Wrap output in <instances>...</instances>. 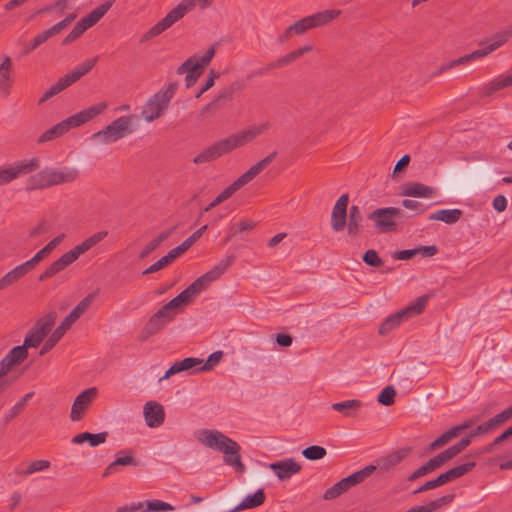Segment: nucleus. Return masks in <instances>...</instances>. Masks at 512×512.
I'll use <instances>...</instances> for the list:
<instances>
[{
	"instance_id": "dca6fc26",
	"label": "nucleus",
	"mask_w": 512,
	"mask_h": 512,
	"mask_svg": "<svg viewBox=\"0 0 512 512\" xmlns=\"http://www.w3.org/2000/svg\"><path fill=\"white\" fill-rule=\"evenodd\" d=\"M12 68L11 58L4 56L0 63V92L5 96L9 95L12 88Z\"/></svg>"
},
{
	"instance_id": "f8f14e48",
	"label": "nucleus",
	"mask_w": 512,
	"mask_h": 512,
	"mask_svg": "<svg viewBox=\"0 0 512 512\" xmlns=\"http://www.w3.org/2000/svg\"><path fill=\"white\" fill-rule=\"evenodd\" d=\"M269 468L274 471L279 480H287L301 470V465L293 458H287L278 462L271 463Z\"/></svg>"
},
{
	"instance_id": "58836bf2",
	"label": "nucleus",
	"mask_w": 512,
	"mask_h": 512,
	"mask_svg": "<svg viewBox=\"0 0 512 512\" xmlns=\"http://www.w3.org/2000/svg\"><path fill=\"white\" fill-rule=\"evenodd\" d=\"M404 454L400 451L394 452L386 457L381 458L378 461L377 468H380L383 471H387L392 467L396 466L398 463L402 461L404 458Z\"/></svg>"
},
{
	"instance_id": "338daca9",
	"label": "nucleus",
	"mask_w": 512,
	"mask_h": 512,
	"mask_svg": "<svg viewBox=\"0 0 512 512\" xmlns=\"http://www.w3.org/2000/svg\"><path fill=\"white\" fill-rule=\"evenodd\" d=\"M155 315L164 322V324L169 323L174 316L176 315L175 311H170L169 308H166V305L162 306Z\"/></svg>"
},
{
	"instance_id": "a878e982",
	"label": "nucleus",
	"mask_w": 512,
	"mask_h": 512,
	"mask_svg": "<svg viewBox=\"0 0 512 512\" xmlns=\"http://www.w3.org/2000/svg\"><path fill=\"white\" fill-rule=\"evenodd\" d=\"M56 319L57 313L55 311H51L45 316L39 318L32 329L45 338L54 326Z\"/></svg>"
},
{
	"instance_id": "4468645a",
	"label": "nucleus",
	"mask_w": 512,
	"mask_h": 512,
	"mask_svg": "<svg viewBox=\"0 0 512 512\" xmlns=\"http://www.w3.org/2000/svg\"><path fill=\"white\" fill-rule=\"evenodd\" d=\"M146 425L150 428L159 427L165 420V412L162 405L155 401H148L143 408Z\"/></svg>"
},
{
	"instance_id": "f257e3e1",
	"label": "nucleus",
	"mask_w": 512,
	"mask_h": 512,
	"mask_svg": "<svg viewBox=\"0 0 512 512\" xmlns=\"http://www.w3.org/2000/svg\"><path fill=\"white\" fill-rule=\"evenodd\" d=\"M198 440L206 447L223 453V461L239 473H244L245 465L241 460V447L232 438L218 430L203 429Z\"/></svg>"
},
{
	"instance_id": "680f3d73",
	"label": "nucleus",
	"mask_w": 512,
	"mask_h": 512,
	"mask_svg": "<svg viewBox=\"0 0 512 512\" xmlns=\"http://www.w3.org/2000/svg\"><path fill=\"white\" fill-rule=\"evenodd\" d=\"M48 253L42 248L30 260L22 263L21 265L25 270L30 272L40 261H42Z\"/></svg>"
},
{
	"instance_id": "39448f33",
	"label": "nucleus",
	"mask_w": 512,
	"mask_h": 512,
	"mask_svg": "<svg viewBox=\"0 0 512 512\" xmlns=\"http://www.w3.org/2000/svg\"><path fill=\"white\" fill-rule=\"evenodd\" d=\"M78 171L73 167H45L30 179L33 186L46 188L63 183H69L76 179Z\"/></svg>"
},
{
	"instance_id": "393cba45",
	"label": "nucleus",
	"mask_w": 512,
	"mask_h": 512,
	"mask_svg": "<svg viewBox=\"0 0 512 512\" xmlns=\"http://www.w3.org/2000/svg\"><path fill=\"white\" fill-rule=\"evenodd\" d=\"M173 233V229H168L159 233L156 237L151 239L139 253V258L144 259L155 251L164 241H166Z\"/></svg>"
},
{
	"instance_id": "69168bd1",
	"label": "nucleus",
	"mask_w": 512,
	"mask_h": 512,
	"mask_svg": "<svg viewBox=\"0 0 512 512\" xmlns=\"http://www.w3.org/2000/svg\"><path fill=\"white\" fill-rule=\"evenodd\" d=\"M88 28L79 21L72 31L69 33V35L66 37L65 42H71L80 37Z\"/></svg>"
},
{
	"instance_id": "6e6d98bb",
	"label": "nucleus",
	"mask_w": 512,
	"mask_h": 512,
	"mask_svg": "<svg viewBox=\"0 0 512 512\" xmlns=\"http://www.w3.org/2000/svg\"><path fill=\"white\" fill-rule=\"evenodd\" d=\"M202 362L203 361L199 358L187 357L176 363L178 365L180 372H183L188 371L190 369H195V371H197V368L201 366Z\"/></svg>"
},
{
	"instance_id": "20e7f679",
	"label": "nucleus",
	"mask_w": 512,
	"mask_h": 512,
	"mask_svg": "<svg viewBox=\"0 0 512 512\" xmlns=\"http://www.w3.org/2000/svg\"><path fill=\"white\" fill-rule=\"evenodd\" d=\"M175 93V85L169 84L151 95L141 108L142 119L151 123L164 115Z\"/></svg>"
},
{
	"instance_id": "a19ab883",
	"label": "nucleus",
	"mask_w": 512,
	"mask_h": 512,
	"mask_svg": "<svg viewBox=\"0 0 512 512\" xmlns=\"http://www.w3.org/2000/svg\"><path fill=\"white\" fill-rule=\"evenodd\" d=\"M349 485L348 483L346 482V480L343 478L341 479L340 481H338L337 483H335L333 486H331L330 488H328L324 495H323V499L324 500H333V499H336L337 497H339L341 494H343L344 492H346L348 489H349Z\"/></svg>"
},
{
	"instance_id": "bb28decb",
	"label": "nucleus",
	"mask_w": 512,
	"mask_h": 512,
	"mask_svg": "<svg viewBox=\"0 0 512 512\" xmlns=\"http://www.w3.org/2000/svg\"><path fill=\"white\" fill-rule=\"evenodd\" d=\"M137 464V461L132 455L125 454V451H119L116 459L106 467L103 476L115 473L117 466H137Z\"/></svg>"
},
{
	"instance_id": "c756f323",
	"label": "nucleus",
	"mask_w": 512,
	"mask_h": 512,
	"mask_svg": "<svg viewBox=\"0 0 512 512\" xmlns=\"http://www.w3.org/2000/svg\"><path fill=\"white\" fill-rule=\"evenodd\" d=\"M28 273L27 270L20 264L16 266L14 269L6 273L0 279V291L7 289L8 287L14 285L18 282L22 277H24Z\"/></svg>"
},
{
	"instance_id": "5fc2aeb1",
	"label": "nucleus",
	"mask_w": 512,
	"mask_h": 512,
	"mask_svg": "<svg viewBox=\"0 0 512 512\" xmlns=\"http://www.w3.org/2000/svg\"><path fill=\"white\" fill-rule=\"evenodd\" d=\"M173 509L174 507L171 506L169 503L163 502L161 500H152L146 502V508H143L141 512H158Z\"/></svg>"
},
{
	"instance_id": "f3484780",
	"label": "nucleus",
	"mask_w": 512,
	"mask_h": 512,
	"mask_svg": "<svg viewBox=\"0 0 512 512\" xmlns=\"http://www.w3.org/2000/svg\"><path fill=\"white\" fill-rule=\"evenodd\" d=\"M241 143L237 134H233L230 137L223 139L210 147L215 159L229 153L233 149L241 147Z\"/></svg>"
},
{
	"instance_id": "72a5a7b5",
	"label": "nucleus",
	"mask_w": 512,
	"mask_h": 512,
	"mask_svg": "<svg viewBox=\"0 0 512 512\" xmlns=\"http://www.w3.org/2000/svg\"><path fill=\"white\" fill-rule=\"evenodd\" d=\"M377 467L375 465H368L364 467L363 469L356 471L352 473L351 475L345 477L344 479L348 483L349 487H353L357 484L362 483L365 479H367L369 476H371L375 471Z\"/></svg>"
},
{
	"instance_id": "a18cd8bd",
	"label": "nucleus",
	"mask_w": 512,
	"mask_h": 512,
	"mask_svg": "<svg viewBox=\"0 0 512 512\" xmlns=\"http://www.w3.org/2000/svg\"><path fill=\"white\" fill-rule=\"evenodd\" d=\"M326 454V449L319 445H312L302 450L303 457L311 461L320 460L324 458Z\"/></svg>"
},
{
	"instance_id": "2f4dec72",
	"label": "nucleus",
	"mask_w": 512,
	"mask_h": 512,
	"mask_svg": "<svg viewBox=\"0 0 512 512\" xmlns=\"http://www.w3.org/2000/svg\"><path fill=\"white\" fill-rule=\"evenodd\" d=\"M111 6L112 1L106 2L83 17L80 21L89 29L105 15Z\"/></svg>"
},
{
	"instance_id": "c9c22d12",
	"label": "nucleus",
	"mask_w": 512,
	"mask_h": 512,
	"mask_svg": "<svg viewBox=\"0 0 512 512\" xmlns=\"http://www.w3.org/2000/svg\"><path fill=\"white\" fill-rule=\"evenodd\" d=\"M28 356V351L25 346L19 345L14 348H12L9 353L4 357V359L12 366L14 367L17 364H20L23 362Z\"/></svg>"
},
{
	"instance_id": "9d476101",
	"label": "nucleus",
	"mask_w": 512,
	"mask_h": 512,
	"mask_svg": "<svg viewBox=\"0 0 512 512\" xmlns=\"http://www.w3.org/2000/svg\"><path fill=\"white\" fill-rule=\"evenodd\" d=\"M96 395L97 389L95 387H91L82 391L75 398L70 413V418L72 421H79L82 419L85 410L89 407Z\"/></svg>"
},
{
	"instance_id": "4be33fe9",
	"label": "nucleus",
	"mask_w": 512,
	"mask_h": 512,
	"mask_svg": "<svg viewBox=\"0 0 512 512\" xmlns=\"http://www.w3.org/2000/svg\"><path fill=\"white\" fill-rule=\"evenodd\" d=\"M454 499L453 495H444L433 501H430L426 505L413 506L406 512H434L444 505L451 503Z\"/></svg>"
},
{
	"instance_id": "9b49d317",
	"label": "nucleus",
	"mask_w": 512,
	"mask_h": 512,
	"mask_svg": "<svg viewBox=\"0 0 512 512\" xmlns=\"http://www.w3.org/2000/svg\"><path fill=\"white\" fill-rule=\"evenodd\" d=\"M512 35V29L508 31H502L495 34L487 41H482L480 43L483 48L475 50L472 52V57H476L477 59L483 58L488 54L492 53L499 47H501L504 43H506L509 37Z\"/></svg>"
},
{
	"instance_id": "bf43d9fd",
	"label": "nucleus",
	"mask_w": 512,
	"mask_h": 512,
	"mask_svg": "<svg viewBox=\"0 0 512 512\" xmlns=\"http://www.w3.org/2000/svg\"><path fill=\"white\" fill-rule=\"evenodd\" d=\"M93 298V294H88L72 309L71 312L79 319L80 316L90 307Z\"/></svg>"
},
{
	"instance_id": "13d9d810",
	"label": "nucleus",
	"mask_w": 512,
	"mask_h": 512,
	"mask_svg": "<svg viewBox=\"0 0 512 512\" xmlns=\"http://www.w3.org/2000/svg\"><path fill=\"white\" fill-rule=\"evenodd\" d=\"M66 89L65 85L62 83V81L59 79L54 85H52L39 99V104H43L48 99L52 98L53 96L59 94L61 91Z\"/></svg>"
},
{
	"instance_id": "0eeeda50",
	"label": "nucleus",
	"mask_w": 512,
	"mask_h": 512,
	"mask_svg": "<svg viewBox=\"0 0 512 512\" xmlns=\"http://www.w3.org/2000/svg\"><path fill=\"white\" fill-rule=\"evenodd\" d=\"M40 160L37 157L26 158L0 167V185H5L37 170Z\"/></svg>"
},
{
	"instance_id": "37998d69",
	"label": "nucleus",
	"mask_w": 512,
	"mask_h": 512,
	"mask_svg": "<svg viewBox=\"0 0 512 512\" xmlns=\"http://www.w3.org/2000/svg\"><path fill=\"white\" fill-rule=\"evenodd\" d=\"M49 467L50 462L48 460H35L32 461L25 470H20L18 468L15 469V473L23 476H29L33 473L46 470Z\"/></svg>"
},
{
	"instance_id": "052dcab7",
	"label": "nucleus",
	"mask_w": 512,
	"mask_h": 512,
	"mask_svg": "<svg viewBox=\"0 0 512 512\" xmlns=\"http://www.w3.org/2000/svg\"><path fill=\"white\" fill-rule=\"evenodd\" d=\"M179 73L180 74L186 73V79H185L186 85H187V87H190L197 81V79L199 78V76L202 73V70H200L199 68H197L193 65H189L185 69V71L179 72Z\"/></svg>"
},
{
	"instance_id": "f704fd0d",
	"label": "nucleus",
	"mask_w": 512,
	"mask_h": 512,
	"mask_svg": "<svg viewBox=\"0 0 512 512\" xmlns=\"http://www.w3.org/2000/svg\"><path fill=\"white\" fill-rule=\"evenodd\" d=\"M34 396V392L25 394L14 406H12L5 414V422L9 423L24 410L27 402Z\"/></svg>"
},
{
	"instance_id": "473e14b6",
	"label": "nucleus",
	"mask_w": 512,
	"mask_h": 512,
	"mask_svg": "<svg viewBox=\"0 0 512 512\" xmlns=\"http://www.w3.org/2000/svg\"><path fill=\"white\" fill-rule=\"evenodd\" d=\"M106 236H107L106 231H99V232L93 234L92 236H90L89 238H87L86 240H84L82 243L76 245L73 248V250L79 257L80 255L84 254L89 249H91L94 245L99 243L101 240H103Z\"/></svg>"
},
{
	"instance_id": "ddd939ff",
	"label": "nucleus",
	"mask_w": 512,
	"mask_h": 512,
	"mask_svg": "<svg viewBox=\"0 0 512 512\" xmlns=\"http://www.w3.org/2000/svg\"><path fill=\"white\" fill-rule=\"evenodd\" d=\"M79 257L74 252L73 249L64 253L59 259L54 261L40 276L39 280L44 281L47 280L54 275L63 271L66 267L76 261Z\"/></svg>"
},
{
	"instance_id": "1a4fd4ad",
	"label": "nucleus",
	"mask_w": 512,
	"mask_h": 512,
	"mask_svg": "<svg viewBox=\"0 0 512 512\" xmlns=\"http://www.w3.org/2000/svg\"><path fill=\"white\" fill-rule=\"evenodd\" d=\"M349 204V195L347 193L342 194L335 202L332 213L331 221L332 224H357L362 221L360 209L358 206H351L349 213L347 212Z\"/></svg>"
},
{
	"instance_id": "6ab92c4d",
	"label": "nucleus",
	"mask_w": 512,
	"mask_h": 512,
	"mask_svg": "<svg viewBox=\"0 0 512 512\" xmlns=\"http://www.w3.org/2000/svg\"><path fill=\"white\" fill-rule=\"evenodd\" d=\"M401 210L394 207L381 208L372 212L369 216L370 221L376 224H390L393 219L399 218Z\"/></svg>"
},
{
	"instance_id": "4d7b16f0",
	"label": "nucleus",
	"mask_w": 512,
	"mask_h": 512,
	"mask_svg": "<svg viewBox=\"0 0 512 512\" xmlns=\"http://www.w3.org/2000/svg\"><path fill=\"white\" fill-rule=\"evenodd\" d=\"M363 262L371 267H381L383 265V260L379 257L377 251L373 249L367 250L363 255Z\"/></svg>"
},
{
	"instance_id": "de8ad7c7",
	"label": "nucleus",
	"mask_w": 512,
	"mask_h": 512,
	"mask_svg": "<svg viewBox=\"0 0 512 512\" xmlns=\"http://www.w3.org/2000/svg\"><path fill=\"white\" fill-rule=\"evenodd\" d=\"M213 282L210 277L205 273L202 276L198 277L192 284L188 286L189 290L193 293L194 297L197 296L200 292L205 290L209 284Z\"/></svg>"
},
{
	"instance_id": "3c124183",
	"label": "nucleus",
	"mask_w": 512,
	"mask_h": 512,
	"mask_svg": "<svg viewBox=\"0 0 512 512\" xmlns=\"http://www.w3.org/2000/svg\"><path fill=\"white\" fill-rule=\"evenodd\" d=\"M396 390L393 386H386L378 395V402L384 406H390L395 402Z\"/></svg>"
},
{
	"instance_id": "f03ea898",
	"label": "nucleus",
	"mask_w": 512,
	"mask_h": 512,
	"mask_svg": "<svg viewBox=\"0 0 512 512\" xmlns=\"http://www.w3.org/2000/svg\"><path fill=\"white\" fill-rule=\"evenodd\" d=\"M107 107L108 104L106 102H98L69 116L43 132L38 138V143L43 144L52 141L55 138L63 136L71 129L87 124L101 115Z\"/></svg>"
},
{
	"instance_id": "5701e85b",
	"label": "nucleus",
	"mask_w": 512,
	"mask_h": 512,
	"mask_svg": "<svg viewBox=\"0 0 512 512\" xmlns=\"http://www.w3.org/2000/svg\"><path fill=\"white\" fill-rule=\"evenodd\" d=\"M402 194L410 197L431 198L434 195V191L426 185L411 183L403 187Z\"/></svg>"
},
{
	"instance_id": "a211bd4d",
	"label": "nucleus",
	"mask_w": 512,
	"mask_h": 512,
	"mask_svg": "<svg viewBox=\"0 0 512 512\" xmlns=\"http://www.w3.org/2000/svg\"><path fill=\"white\" fill-rule=\"evenodd\" d=\"M269 128V124L266 122L257 123L247 127L244 130L237 132V136L242 146L251 142L253 139L263 134Z\"/></svg>"
},
{
	"instance_id": "0e129e2a",
	"label": "nucleus",
	"mask_w": 512,
	"mask_h": 512,
	"mask_svg": "<svg viewBox=\"0 0 512 512\" xmlns=\"http://www.w3.org/2000/svg\"><path fill=\"white\" fill-rule=\"evenodd\" d=\"M474 60H477V58L476 57H472V53H470L468 55L460 57L457 60L450 61L447 64L443 65L442 68H441V71H445V70L451 69V68H453V67H455L457 65L466 64V63H468L470 61H474Z\"/></svg>"
},
{
	"instance_id": "2eb2a0df",
	"label": "nucleus",
	"mask_w": 512,
	"mask_h": 512,
	"mask_svg": "<svg viewBox=\"0 0 512 512\" xmlns=\"http://www.w3.org/2000/svg\"><path fill=\"white\" fill-rule=\"evenodd\" d=\"M250 180L245 174H242L238 179H236L232 184L227 186L224 190H222L215 198L214 200L209 203L205 208L204 211H210L217 205L225 202L228 200L234 193H236L238 190H240L244 185L248 184Z\"/></svg>"
},
{
	"instance_id": "7c9ffc66",
	"label": "nucleus",
	"mask_w": 512,
	"mask_h": 512,
	"mask_svg": "<svg viewBox=\"0 0 512 512\" xmlns=\"http://www.w3.org/2000/svg\"><path fill=\"white\" fill-rule=\"evenodd\" d=\"M476 466L475 462H468L462 465L456 466L445 473L440 474L442 479H444V483H448L455 479H458L467 473H469Z\"/></svg>"
},
{
	"instance_id": "6e6552de",
	"label": "nucleus",
	"mask_w": 512,
	"mask_h": 512,
	"mask_svg": "<svg viewBox=\"0 0 512 512\" xmlns=\"http://www.w3.org/2000/svg\"><path fill=\"white\" fill-rule=\"evenodd\" d=\"M195 5H190L188 0H183L179 5L173 8L162 20H160L157 24L151 27L143 36L141 37V42H146L158 35L162 32L170 28L175 22L184 17L187 11Z\"/></svg>"
},
{
	"instance_id": "ea45409f",
	"label": "nucleus",
	"mask_w": 512,
	"mask_h": 512,
	"mask_svg": "<svg viewBox=\"0 0 512 512\" xmlns=\"http://www.w3.org/2000/svg\"><path fill=\"white\" fill-rule=\"evenodd\" d=\"M276 156V153L273 152L260 160L258 163L254 164L250 167L244 174L248 177L250 181H252L259 173H261L267 165L271 163V161Z\"/></svg>"
},
{
	"instance_id": "864d4df0",
	"label": "nucleus",
	"mask_w": 512,
	"mask_h": 512,
	"mask_svg": "<svg viewBox=\"0 0 512 512\" xmlns=\"http://www.w3.org/2000/svg\"><path fill=\"white\" fill-rule=\"evenodd\" d=\"M44 339L45 338L43 336H41L39 333H37V331L31 328L25 336L23 345L27 349L36 348Z\"/></svg>"
},
{
	"instance_id": "79ce46f5",
	"label": "nucleus",
	"mask_w": 512,
	"mask_h": 512,
	"mask_svg": "<svg viewBox=\"0 0 512 512\" xmlns=\"http://www.w3.org/2000/svg\"><path fill=\"white\" fill-rule=\"evenodd\" d=\"M65 333L66 331L62 327L58 326L50 335V337L45 341L39 354L43 356L48 353L60 341Z\"/></svg>"
},
{
	"instance_id": "c03bdc74",
	"label": "nucleus",
	"mask_w": 512,
	"mask_h": 512,
	"mask_svg": "<svg viewBox=\"0 0 512 512\" xmlns=\"http://www.w3.org/2000/svg\"><path fill=\"white\" fill-rule=\"evenodd\" d=\"M511 85L512 73L508 75H502L487 85L486 94H490L498 89H502Z\"/></svg>"
},
{
	"instance_id": "c85d7f7f",
	"label": "nucleus",
	"mask_w": 512,
	"mask_h": 512,
	"mask_svg": "<svg viewBox=\"0 0 512 512\" xmlns=\"http://www.w3.org/2000/svg\"><path fill=\"white\" fill-rule=\"evenodd\" d=\"M362 407V402L357 399L345 400L332 404V409L342 413L346 417H352Z\"/></svg>"
},
{
	"instance_id": "e2e57ef3",
	"label": "nucleus",
	"mask_w": 512,
	"mask_h": 512,
	"mask_svg": "<svg viewBox=\"0 0 512 512\" xmlns=\"http://www.w3.org/2000/svg\"><path fill=\"white\" fill-rule=\"evenodd\" d=\"M443 485H445L444 479H442L441 475H439L437 478L427 481L423 485H421L418 489L414 491V494L429 491Z\"/></svg>"
},
{
	"instance_id": "b1692460",
	"label": "nucleus",
	"mask_w": 512,
	"mask_h": 512,
	"mask_svg": "<svg viewBox=\"0 0 512 512\" xmlns=\"http://www.w3.org/2000/svg\"><path fill=\"white\" fill-rule=\"evenodd\" d=\"M430 220L442 221L446 223H453L458 221H466L462 217V212L459 209H444L438 210L429 216Z\"/></svg>"
},
{
	"instance_id": "7ed1b4c3",
	"label": "nucleus",
	"mask_w": 512,
	"mask_h": 512,
	"mask_svg": "<svg viewBox=\"0 0 512 512\" xmlns=\"http://www.w3.org/2000/svg\"><path fill=\"white\" fill-rule=\"evenodd\" d=\"M135 122V115H125L118 117L102 130L93 133L90 136V140L100 145L115 143L135 131Z\"/></svg>"
},
{
	"instance_id": "09e8293b",
	"label": "nucleus",
	"mask_w": 512,
	"mask_h": 512,
	"mask_svg": "<svg viewBox=\"0 0 512 512\" xmlns=\"http://www.w3.org/2000/svg\"><path fill=\"white\" fill-rule=\"evenodd\" d=\"M222 357H223L222 351L219 350V351L213 352L212 354L209 355L206 362L205 363L202 362L201 366L197 368V372L212 370L215 366H217L220 363Z\"/></svg>"
},
{
	"instance_id": "aec40b11",
	"label": "nucleus",
	"mask_w": 512,
	"mask_h": 512,
	"mask_svg": "<svg viewBox=\"0 0 512 512\" xmlns=\"http://www.w3.org/2000/svg\"><path fill=\"white\" fill-rule=\"evenodd\" d=\"M215 54L213 47L209 48L203 55H195L187 59L178 69V72H183L189 65H193L200 70L203 69L210 63Z\"/></svg>"
},
{
	"instance_id": "49530a36",
	"label": "nucleus",
	"mask_w": 512,
	"mask_h": 512,
	"mask_svg": "<svg viewBox=\"0 0 512 512\" xmlns=\"http://www.w3.org/2000/svg\"><path fill=\"white\" fill-rule=\"evenodd\" d=\"M508 420L509 418L507 417L506 413L503 410L502 412L498 413L497 415H495L494 417L490 418L489 420L482 424L484 425L486 432L490 433L497 429L498 427H500L505 422H507Z\"/></svg>"
},
{
	"instance_id": "423d86ee",
	"label": "nucleus",
	"mask_w": 512,
	"mask_h": 512,
	"mask_svg": "<svg viewBox=\"0 0 512 512\" xmlns=\"http://www.w3.org/2000/svg\"><path fill=\"white\" fill-rule=\"evenodd\" d=\"M428 298L429 297L427 295H422L405 308L388 316L379 327V333L381 335H386L399 326L402 321L421 314L426 307Z\"/></svg>"
},
{
	"instance_id": "774afa93",
	"label": "nucleus",
	"mask_w": 512,
	"mask_h": 512,
	"mask_svg": "<svg viewBox=\"0 0 512 512\" xmlns=\"http://www.w3.org/2000/svg\"><path fill=\"white\" fill-rule=\"evenodd\" d=\"M82 76L83 75L81 74V72L75 68L72 72H70L67 75H65L64 77L60 78V80L67 88L71 84L76 82L78 79H80Z\"/></svg>"
},
{
	"instance_id": "603ef678",
	"label": "nucleus",
	"mask_w": 512,
	"mask_h": 512,
	"mask_svg": "<svg viewBox=\"0 0 512 512\" xmlns=\"http://www.w3.org/2000/svg\"><path fill=\"white\" fill-rule=\"evenodd\" d=\"M457 435L458 434L456 432V429H454V427H452L449 430H447L446 432H444L443 434H441L439 437H437L430 444V448L431 449H436L438 447H441V446L445 445L446 443H448L453 438H455Z\"/></svg>"
},
{
	"instance_id": "cd10ccee",
	"label": "nucleus",
	"mask_w": 512,
	"mask_h": 512,
	"mask_svg": "<svg viewBox=\"0 0 512 512\" xmlns=\"http://www.w3.org/2000/svg\"><path fill=\"white\" fill-rule=\"evenodd\" d=\"M341 14V10L339 9H328L324 11L317 12L313 15H310V20L314 28L319 26H324L334 19H336Z\"/></svg>"
},
{
	"instance_id": "412c9836",
	"label": "nucleus",
	"mask_w": 512,
	"mask_h": 512,
	"mask_svg": "<svg viewBox=\"0 0 512 512\" xmlns=\"http://www.w3.org/2000/svg\"><path fill=\"white\" fill-rule=\"evenodd\" d=\"M108 433L107 432H100V433H90V432H83L78 435H75L71 442L73 444H82L84 442H88L91 447H96L100 444H103L107 439Z\"/></svg>"
},
{
	"instance_id": "4c0bfd02",
	"label": "nucleus",
	"mask_w": 512,
	"mask_h": 512,
	"mask_svg": "<svg viewBox=\"0 0 512 512\" xmlns=\"http://www.w3.org/2000/svg\"><path fill=\"white\" fill-rule=\"evenodd\" d=\"M314 28L312 25V22L310 20V17L307 16L305 18H302L301 20L295 22L293 25H291L285 32V37L288 38L292 34L302 35L307 30Z\"/></svg>"
},
{
	"instance_id": "8fccbe9b",
	"label": "nucleus",
	"mask_w": 512,
	"mask_h": 512,
	"mask_svg": "<svg viewBox=\"0 0 512 512\" xmlns=\"http://www.w3.org/2000/svg\"><path fill=\"white\" fill-rule=\"evenodd\" d=\"M166 324L160 320L155 314H153L147 321L144 327V333L147 336H152L158 333Z\"/></svg>"
},
{
	"instance_id": "e433bc0d",
	"label": "nucleus",
	"mask_w": 512,
	"mask_h": 512,
	"mask_svg": "<svg viewBox=\"0 0 512 512\" xmlns=\"http://www.w3.org/2000/svg\"><path fill=\"white\" fill-rule=\"evenodd\" d=\"M234 262V256L229 255L226 258L222 259L217 265H215L211 270L206 272V274L210 277L212 281H215L223 275L227 269Z\"/></svg>"
}]
</instances>
